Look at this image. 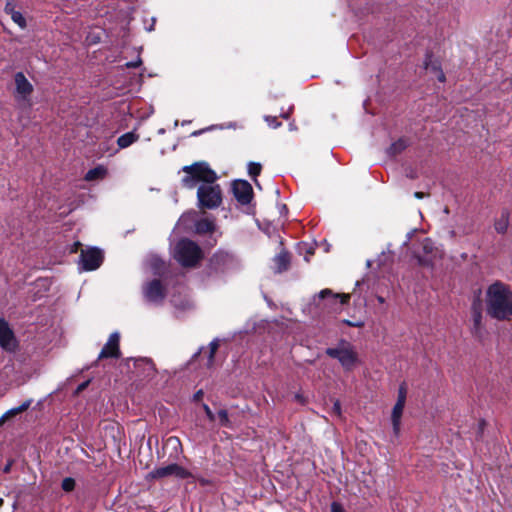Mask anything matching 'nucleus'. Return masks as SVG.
<instances>
[{
	"label": "nucleus",
	"instance_id": "24",
	"mask_svg": "<svg viewBox=\"0 0 512 512\" xmlns=\"http://www.w3.org/2000/svg\"><path fill=\"white\" fill-rule=\"evenodd\" d=\"M11 19L20 27L25 28L26 27V20L21 12L19 11H12Z\"/></svg>",
	"mask_w": 512,
	"mask_h": 512
},
{
	"label": "nucleus",
	"instance_id": "27",
	"mask_svg": "<svg viewBox=\"0 0 512 512\" xmlns=\"http://www.w3.org/2000/svg\"><path fill=\"white\" fill-rule=\"evenodd\" d=\"M217 417L219 419V423L221 426H225V427L230 426V420H229L228 413L226 410H220L217 413Z\"/></svg>",
	"mask_w": 512,
	"mask_h": 512
},
{
	"label": "nucleus",
	"instance_id": "28",
	"mask_svg": "<svg viewBox=\"0 0 512 512\" xmlns=\"http://www.w3.org/2000/svg\"><path fill=\"white\" fill-rule=\"evenodd\" d=\"M219 347L218 340H213L209 345V356H208V365H210L213 361L214 355Z\"/></svg>",
	"mask_w": 512,
	"mask_h": 512
},
{
	"label": "nucleus",
	"instance_id": "16",
	"mask_svg": "<svg viewBox=\"0 0 512 512\" xmlns=\"http://www.w3.org/2000/svg\"><path fill=\"white\" fill-rule=\"evenodd\" d=\"M33 400L32 399H28L26 401H24L20 406L18 407H14V408H11L9 409L8 411H6L0 418V424L4 423L5 421H7L8 419L26 411L30 405L32 404Z\"/></svg>",
	"mask_w": 512,
	"mask_h": 512
},
{
	"label": "nucleus",
	"instance_id": "40",
	"mask_svg": "<svg viewBox=\"0 0 512 512\" xmlns=\"http://www.w3.org/2000/svg\"><path fill=\"white\" fill-rule=\"evenodd\" d=\"M415 198L422 199L425 197V194L423 192H415L414 193Z\"/></svg>",
	"mask_w": 512,
	"mask_h": 512
},
{
	"label": "nucleus",
	"instance_id": "2",
	"mask_svg": "<svg viewBox=\"0 0 512 512\" xmlns=\"http://www.w3.org/2000/svg\"><path fill=\"white\" fill-rule=\"evenodd\" d=\"M487 314L503 321L512 317V291L505 284L495 282L486 291Z\"/></svg>",
	"mask_w": 512,
	"mask_h": 512
},
{
	"label": "nucleus",
	"instance_id": "10",
	"mask_svg": "<svg viewBox=\"0 0 512 512\" xmlns=\"http://www.w3.org/2000/svg\"><path fill=\"white\" fill-rule=\"evenodd\" d=\"M143 293L148 302L155 304L161 303L165 296L164 289L159 280L148 282L143 288Z\"/></svg>",
	"mask_w": 512,
	"mask_h": 512
},
{
	"label": "nucleus",
	"instance_id": "34",
	"mask_svg": "<svg viewBox=\"0 0 512 512\" xmlns=\"http://www.w3.org/2000/svg\"><path fill=\"white\" fill-rule=\"evenodd\" d=\"M331 512H345V511L341 504H339L337 502H333L331 505Z\"/></svg>",
	"mask_w": 512,
	"mask_h": 512
},
{
	"label": "nucleus",
	"instance_id": "38",
	"mask_svg": "<svg viewBox=\"0 0 512 512\" xmlns=\"http://www.w3.org/2000/svg\"><path fill=\"white\" fill-rule=\"evenodd\" d=\"M140 64H141V60L139 59L136 62H129L126 65H127V67L135 68V67L139 66Z\"/></svg>",
	"mask_w": 512,
	"mask_h": 512
},
{
	"label": "nucleus",
	"instance_id": "36",
	"mask_svg": "<svg viewBox=\"0 0 512 512\" xmlns=\"http://www.w3.org/2000/svg\"><path fill=\"white\" fill-rule=\"evenodd\" d=\"M345 323L352 327H362L364 325V323L361 321H358V322L352 321L351 322V321L346 320Z\"/></svg>",
	"mask_w": 512,
	"mask_h": 512
},
{
	"label": "nucleus",
	"instance_id": "37",
	"mask_svg": "<svg viewBox=\"0 0 512 512\" xmlns=\"http://www.w3.org/2000/svg\"><path fill=\"white\" fill-rule=\"evenodd\" d=\"M167 443H168V444H173V445H175V446L180 444L179 440H178L177 438H175V437H170V438L167 440Z\"/></svg>",
	"mask_w": 512,
	"mask_h": 512
},
{
	"label": "nucleus",
	"instance_id": "17",
	"mask_svg": "<svg viewBox=\"0 0 512 512\" xmlns=\"http://www.w3.org/2000/svg\"><path fill=\"white\" fill-rule=\"evenodd\" d=\"M108 170L103 165H98L97 167L90 169L86 174L84 179L86 181H97L102 180L107 176Z\"/></svg>",
	"mask_w": 512,
	"mask_h": 512
},
{
	"label": "nucleus",
	"instance_id": "29",
	"mask_svg": "<svg viewBox=\"0 0 512 512\" xmlns=\"http://www.w3.org/2000/svg\"><path fill=\"white\" fill-rule=\"evenodd\" d=\"M62 489L66 492H70L75 488V480L73 478L67 477L62 481Z\"/></svg>",
	"mask_w": 512,
	"mask_h": 512
},
{
	"label": "nucleus",
	"instance_id": "25",
	"mask_svg": "<svg viewBox=\"0 0 512 512\" xmlns=\"http://www.w3.org/2000/svg\"><path fill=\"white\" fill-rule=\"evenodd\" d=\"M473 322H474V330L478 332L481 328L482 322V314L478 308H474L473 310Z\"/></svg>",
	"mask_w": 512,
	"mask_h": 512
},
{
	"label": "nucleus",
	"instance_id": "33",
	"mask_svg": "<svg viewBox=\"0 0 512 512\" xmlns=\"http://www.w3.org/2000/svg\"><path fill=\"white\" fill-rule=\"evenodd\" d=\"M203 409L207 415V417L209 418V420L211 421H214L215 420V415L214 413L211 411V409L209 408V406L207 404H203Z\"/></svg>",
	"mask_w": 512,
	"mask_h": 512
},
{
	"label": "nucleus",
	"instance_id": "21",
	"mask_svg": "<svg viewBox=\"0 0 512 512\" xmlns=\"http://www.w3.org/2000/svg\"><path fill=\"white\" fill-rule=\"evenodd\" d=\"M409 145V140L407 138L401 137L396 142L392 143L388 149L390 154H398L403 151Z\"/></svg>",
	"mask_w": 512,
	"mask_h": 512
},
{
	"label": "nucleus",
	"instance_id": "6",
	"mask_svg": "<svg viewBox=\"0 0 512 512\" xmlns=\"http://www.w3.org/2000/svg\"><path fill=\"white\" fill-rule=\"evenodd\" d=\"M169 476L185 479L190 476V473L178 464H170L164 467H159L149 473V477L152 479H160Z\"/></svg>",
	"mask_w": 512,
	"mask_h": 512
},
{
	"label": "nucleus",
	"instance_id": "46",
	"mask_svg": "<svg viewBox=\"0 0 512 512\" xmlns=\"http://www.w3.org/2000/svg\"><path fill=\"white\" fill-rule=\"evenodd\" d=\"M190 124V121L188 122H182V125Z\"/></svg>",
	"mask_w": 512,
	"mask_h": 512
},
{
	"label": "nucleus",
	"instance_id": "13",
	"mask_svg": "<svg viewBox=\"0 0 512 512\" xmlns=\"http://www.w3.org/2000/svg\"><path fill=\"white\" fill-rule=\"evenodd\" d=\"M318 298L326 299L327 303L333 308L337 309L343 304L347 303L350 299L349 294H334L330 289H323L319 292Z\"/></svg>",
	"mask_w": 512,
	"mask_h": 512
},
{
	"label": "nucleus",
	"instance_id": "14",
	"mask_svg": "<svg viewBox=\"0 0 512 512\" xmlns=\"http://www.w3.org/2000/svg\"><path fill=\"white\" fill-rule=\"evenodd\" d=\"M404 406V403L396 402L392 410L391 420L393 432L396 436H398L400 433L401 417L403 414Z\"/></svg>",
	"mask_w": 512,
	"mask_h": 512
},
{
	"label": "nucleus",
	"instance_id": "32",
	"mask_svg": "<svg viewBox=\"0 0 512 512\" xmlns=\"http://www.w3.org/2000/svg\"><path fill=\"white\" fill-rule=\"evenodd\" d=\"M332 412H333L336 416H338V417H340V416H341V404H340V402H339L338 400H336V401L334 402L333 407H332Z\"/></svg>",
	"mask_w": 512,
	"mask_h": 512
},
{
	"label": "nucleus",
	"instance_id": "15",
	"mask_svg": "<svg viewBox=\"0 0 512 512\" xmlns=\"http://www.w3.org/2000/svg\"><path fill=\"white\" fill-rule=\"evenodd\" d=\"M432 58L433 57H432L431 54H427L426 55V58H425V61H424V68L426 70H429V71L435 73L437 79L440 82H444L445 81V74L442 71V69L440 68L439 64L436 61H433Z\"/></svg>",
	"mask_w": 512,
	"mask_h": 512
},
{
	"label": "nucleus",
	"instance_id": "19",
	"mask_svg": "<svg viewBox=\"0 0 512 512\" xmlns=\"http://www.w3.org/2000/svg\"><path fill=\"white\" fill-rule=\"evenodd\" d=\"M509 226V213L507 211H502L500 216L495 220L494 227L495 230L500 233L504 234Z\"/></svg>",
	"mask_w": 512,
	"mask_h": 512
},
{
	"label": "nucleus",
	"instance_id": "11",
	"mask_svg": "<svg viewBox=\"0 0 512 512\" xmlns=\"http://www.w3.org/2000/svg\"><path fill=\"white\" fill-rule=\"evenodd\" d=\"M232 190L235 198L241 204H248L252 199V187L245 180H236L233 182Z\"/></svg>",
	"mask_w": 512,
	"mask_h": 512
},
{
	"label": "nucleus",
	"instance_id": "12",
	"mask_svg": "<svg viewBox=\"0 0 512 512\" xmlns=\"http://www.w3.org/2000/svg\"><path fill=\"white\" fill-rule=\"evenodd\" d=\"M119 340L120 335L118 332H114L110 335L107 343L104 345L103 349L99 354V359L104 358H118L120 355L119 351Z\"/></svg>",
	"mask_w": 512,
	"mask_h": 512
},
{
	"label": "nucleus",
	"instance_id": "30",
	"mask_svg": "<svg viewBox=\"0 0 512 512\" xmlns=\"http://www.w3.org/2000/svg\"><path fill=\"white\" fill-rule=\"evenodd\" d=\"M406 394H407L406 386L404 384L400 385L399 390H398L397 402L405 404V402H406Z\"/></svg>",
	"mask_w": 512,
	"mask_h": 512
},
{
	"label": "nucleus",
	"instance_id": "4",
	"mask_svg": "<svg viewBox=\"0 0 512 512\" xmlns=\"http://www.w3.org/2000/svg\"><path fill=\"white\" fill-rule=\"evenodd\" d=\"M326 354L337 359L347 371L353 370L359 363L357 352L347 341H340L336 347L327 348Z\"/></svg>",
	"mask_w": 512,
	"mask_h": 512
},
{
	"label": "nucleus",
	"instance_id": "47",
	"mask_svg": "<svg viewBox=\"0 0 512 512\" xmlns=\"http://www.w3.org/2000/svg\"><path fill=\"white\" fill-rule=\"evenodd\" d=\"M164 131V129L159 130L160 134H163Z\"/></svg>",
	"mask_w": 512,
	"mask_h": 512
},
{
	"label": "nucleus",
	"instance_id": "31",
	"mask_svg": "<svg viewBox=\"0 0 512 512\" xmlns=\"http://www.w3.org/2000/svg\"><path fill=\"white\" fill-rule=\"evenodd\" d=\"M265 120H266V122H267V124H268L269 126H275V127H278V126H281V125H282V123H281V122H278V118H277L276 116H274V117L267 116V117L265 118Z\"/></svg>",
	"mask_w": 512,
	"mask_h": 512
},
{
	"label": "nucleus",
	"instance_id": "20",
	"mask_svg": "<svg viewBox=\"0 0 512 512\" xmlns=\"http://www.w3.org/2000/svg\"><path fill=\"white\" fill-rule=\"evenodd\" d=\"M138 139V136L130 131L122 136H120L117 140L118 147L119 148H126L130 146L132 143H134Z\"/></svg>",
	"mask_w": 512,
	"mask_h": 512
},
{
	"label": "nucleus",
	"instance_id": "43",
	"mask_svg": "<svg viewBox=\"0 0 512 512\" xmlns=\"http://www.w3.org/2000/svg\"><path fill=\"white\" fill-rule=\"evenodd\" d=\"M377 300H378V302H379V303H381V304H382V303H384V298H383L382 296H378V297H377Z\"/></svg>",
	"mask_w": 512,
	"mask_h": 512
},
{
	"label": "nucleus",
	"instance_id": "7",
	"mask_svg": "<svg viewBox=\"0 0 512 512\" xmlns=\"http://www.w3.org/2000/svg\"><path fill=\"white\" fill-rule=\"evenodd\" d=\"M103 261L102 252L99 249L91 248L82 250L80 254V265L85 271L96 270Z\"/></svg>",
	"mask_w": 512,
	"mask_h": 512
},
{
	"label": "nucleus",
	"instance_id": "23",
	"mask_svg": "<svg viewBox=\"0 0 512 512\" xmlns=\"http://www.w3.org/2000/svg\"><path fill=\"white\" fill-rule=\"evenodd\" d=\"M196 229L198 232H210L214 229V224L208 219H203L197 222Z\"/></svg>",
	"mask_w": 512,
	"mask_h": 512
},
{
	"label": "nucleus",
	"instance_id": "45",
	"mask_svg": "<svg viewBox=\"0 0 512 512\" xmlns=\"http://www.w3.org/2000/svg\"><path fill=\"white\" fill-rule=\"evenodd\" d=\"M233 127H234V125L232 123H230L227 128H233Z\"/></svg>",
	"mask_w": 512,
	"mask_h": 512
},
{
	"label": "nucleus",
	"instance_id": "5",
	"mask_svg": "<svg viewBox=\"0 0 512 512\" xmlns=\"http://www.w3.org/2000/svg\"><path fill=\"white\" fill-rule=\"evenodd\" d=\"M443 257L442 250L435 246L431 239L426 238L421 243V251L416 252L419 264L432 266Z\"/></svg>",
	"mask_w": 512,
	"mask_h": 512
},
{
	"label": "nucleus",
	"instance_id": "9",
	"mask_svg": "<svg viewBox=\"0 0 512 512\" xmlns=\"http://www.w3.org/2000/svg\"><path fill=\"white\" fill-rule=\"evenodd\" d=\"M0 346L2 349L13 352L17 348V341L8 323L0 318Z\"/></svg>",
	"mask_w": 512,
	"mask_h": 512
},
{
	"label": "nucleus",
	"instance_id": "35",
	"mask_svg": "<svg viewBox=\"0 0 512 512\" xmlns=\"http://www.w3.org/2000/svg\"><path fill=\"white\" fill-rule=\"evenodd\" d=\"M12 11H16L13 3L7 2L5 5V12L11 16Z\"/></svg>",
	"mask_w": 512,
	"mask_h": 512
},
{
	"label": "nucleus",
	"instance_id": "1",
	"mask_svg": "<svg viewBox=\"0 0 512 512\" xmlns=\"http://www.w3.org/2000/svg\"><path fill=\"white\" fill-rule=\"evenodd\" d=\"M182 171L185 176L182 183L186 188L193 189L198 183L197 190L198 206L200 208L214 209L222 202V192L216 183L218 176L206 162H197L184 166Z\"/></svg>",
	"mask_w": 512,
	"mask_h": 512
},
{
	"label": "nucleus",
	"instance_id": "44",
	"mask_svg": "<svg viewBox=\"0 0 512 512\" xmlns=\"http://www.w3.org/2000/svg\"><path fill=\"white\" fill-rule=\"evenodd\" d=\"M10 470V464L6 465L4 468V472H9Z\"/></svg>",
	"mask_w": 512,
	"mask_h": 512
},
{
	"label": "nucleus",
	"instance_id": "22",
	"mask_svg": "<svg viewBox=\"0 0 512 512\" xmlns=\"http://www.w3.org/2000/svg\"><path fill=\"white\" fill-rule=\"evenodd\" d=\"M149 265L153 271L154 274H162L164 269H165V264L164 262L159 259L158 257L156 256H152L150 259H149Z\"/></svg>",
	"mask_w": 512,
	"mask_h": 512
},
{
	"label": "nucleus",
	"instance_id": "42",
	"mask_svg": "<svg viewBox=\"0 0 512 512\" xmlns=\"http://www.w3.org/2000/svg\"><path fill=\"white\" fill-rule=\"evenodd\" d=\"M202 130H194V132L191 134L192 136H198L201 133Z\"/></svg>",
	"mask_w": 512,
	"mask_h": 512
},
{
	"label": "nucleus",
	"instance_id": "48",
	"mask_svg": "<svg viewBox=\"0 0 512 512\" xmlns=\"http://www.w3.org/2000/svg\"><path fill=\"white\" fill-rule=\"evenodd\" d=\"M511 83H512V78H511Z\"/></svg>",
	"mask_w": 512,
	"mask_h": 512
},
{
	"label": "nucleus",
	"instance_id": "8",
	"mask_svg": "<svg viewBox=\"0 0 512 512\" xmlns=\"http://www.w3.org/2000/svg\"><path fill=\"white\" fill-rule=\"evenodd\" d=\"M15 98L17 101H28L33 92V86L22 72H17L14 76Z\"/></svg>",
	"mask_w": 512,
	"mask_h": 512
},
{
	"label": "nucleus",
	"instance_id": "39",
	"mask_svg": "<svg viewBox=\"0 0 512 512\" xmlns=\"http://www.w3.org/2000/svg\"><path fill=\"white\" fill-rule=\"evenodd\" d=\"M202 396H203V391H202V390H199V391H197V392L195 393V395H194V399H195V400H200V399L202 398Z\"/></svg>",
	"mask_w": 512,
	"mask_h": 512
},
{
	"label": "nucleus",
	"instance_id": "18",
	"mask_svg": "<svg viewBox=\"0 0 512 512\" xmlns=\"http://www.w3.org/2000/svg\"><path fill=\"white\" fill-rule=\"evenodd\" d=\"M290 263V257L287 252H280L274 257V264L276 272H283L288 269Z\"/></svg>",
	"mask_w": 512,
	"mask_h": 512
},
{
	"label": "nucleus",
	"instance_id": "3",
	"mask_svg": "<svg viewBox=\"0 0 512 512\" xmlns=\"http://www.w3.org/2000/svg\"><path fill=\"white\" fill-rule=\"evenodd\" d=\"M174 258L184 267L195 266L202 258L200 247L189 239H181L173 251Z\"/></svg>",
	"mask_w": 512,
	"mask_h": 512
},
{
	"label": "nucleus",
	"instance_id": "26",
	"mask_svg": "<svg viewBox=\"0 0 512 512\" xmlns=\"http://www.w3.org/2000/svg\"><path fill=\"white\" fill-rule=\"evenodd\" d=\"M261 168L262 167L260 163L250 162L248 164V173L250 176L256 177L260 174Z\"/></svg>",
	"mask_w": 512,
	"mask_h": 512
},
{
	"label": "nucleus",
	"instance_id": "41",
	"mask_svg": "<svg viewBox=\"0 0 512 512\" xmlns=\"http://www.w3.org/2000/svg\"><path fill=\"white\" fill-rule=\"evenodd\" d=\"M87 384H88L87 382H85V383L81 384V385L78 387V390H79V391H80V390H83V389L87 386Z\"/></svg>",
	"mask_w": 512,
	"mask_h": 512
}]
</instances>
